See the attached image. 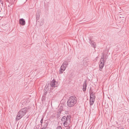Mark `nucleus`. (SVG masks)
Here are the masks:
<instances>
[{"instance_id": "4468645a", "label": "nucleus", "mask_w": 129, "mask_h": 129, "mask_svg": "<svg viewBox=\"0 0 129 129\" xmlns=\"http://www.w3.org/2000/svg\"><path fill=\"white\" fill-rule=\"evenodd\" d=\"M50 84L49 83H48L45 86V91H47L49 89L50 87Z\"/></svg>"}, {"instance_id": "a878e982", "label": "nucleus", "mask_w": 129, "mask_h": 129, "mask_svg": "<svg viewBox=\"0 0 129 129\" xmlns=\"http://www.w3.org/2000/svg\"><path fill=\"white\" fill-rule=\"evenodd\" d=\"M8 28H7V29H6V30L7 29H8Z\"/></svg>"}, {"instance_id": "dca6fc26", "label": "nucleus", "mask_w": 129, "mask_h": 129, "mask_svg": "<svg viewBox=\"0 0 129 129\" xmlns=\"http://www.w3.org/2000/svg\"><path fill=\"white\" fill-rule=\"evenodd\" d=\"M100 63H104V56L103 55H102L101 56V59L100 60Z\"/></svg>"}, {"instance_id": "393cba45", "label": "nucleus", "mask_w": 129, "mask_h": 129, "mask_svg": "<svg viewBox=\"0 0 129 129\" xmlns=\"http://www.w3.org/2000/svg\"><path fill=\"white\" fill-rule=\"evenodd\" d=\"M121 129H124V128H121Z\"/></svg>"}, {"instance_id": "7ed1b4c3", "label": "nucleus", "mask_w": 129, "mask_h": 129, "mask_svg": "<svg viewBox=\"0 0 129 129\" xmlns=\"http://www.w3.org/2000/svg\"><path fill=\"white\" fill-rule=\"evenodd\" d=\"M68 64V62L66 61H64L63 63L60 67L59 74H61L63 73V71L66 70Z\"/></svg>"}, {"instance_id": "6e6552de", "label": "nucleus", "mask_w": 129, "mask_h": 129, "mask_svg": "<svg viewBox=\"0 0 129 129\" xmlns=\"http://www.w3.org/2000/svg\"><path fill=\"white\" fill-rule=\"evenodd\" d=\"M91 88H90L89 90L90 98H92V97H93L94 98H95V93L92 92V91L91 90Z\"/></svg>"}, {"instance_id": "4be33fe9", "label": "nucleus", "mask_w": 129, "mask_h": 129, "mask_svg": "<svg viewBox=\"0 0 129 129\" xmlns=\"http://www.w3.org/2000/svg\"><path fill=\"white\" fill-rule=\"evenodd\" d=\"M47 94V92H46L45 93H44V94Z\"/></svg>"}, {"instance_id": "6ab92c4d", "label": "nucleus", "mask_w": 129, "mask_h": 129, "mask_svg": "<svg viewBox=\"0 0 129 129\" xmlns=\"http://www.w3.org/2000/svg\"><path fill=\"white\" fill-rule=\"evenodd\" d=\"M56 129H62L61 126H58L57 127Z\"/></svg>"}, {"instance_id": "39448f33", "label": "nucleus", "mask_w": 129, "mask_h": 129, "mask_svg": "<svg viewBox=\"0 0 129 129\" xmlns=\"http://www.w3.org/2000/svg\"><path fill=\"white\" fill-rule=\"evenodd\" d=\"M57 82L55 80H52L51 82L50 85L51 87H52L51 88H54L57 87V85L56 84V83H57ZM51 89V88H50ZM53 88H52V89Z\"/></svg>"}, {"instance_id": "f8f14e48", "label": "nucleus", "mask_w": 129, "mask_h": 129, "mask_svg": "<svg viewBox=\"0 0 129 129\" xmlns=\"http://www.w3.org/2000/svg\"><path fill=\"white\" fill-rule=\"evenodd\" d=\"M27 103V101L26 100H24L22 102L21 104L22 105H21V106L22 107L23 106L26 105Z\"/></svg>"}, {"instance_id": "423d86ee", "label": "nucleus", "mask_w": 129, "mask_h": 129, "mask_svg": "<svg viewBox=\"0 0 129 129\" xmlns=\"http://www.w3.org/2000/svg\"><path fill=\"white\" fill-rule=\"evenodd\" d=\"M5 1L9 3V6H12L13 7L14 5V3L15 1V0H5Z\"/></svg>"}, {"instance_id": "2eb2a0df", "label": "nucleus", "mask_w": 129, "mask_h": 129, "mask_svg": "<svg viewBox=\"0 0 129 129\" xmlns=\"http://www.w3.org/2000/svg\"><path fill=\"white\" fill-rule=\"evenodd\" d=\"M104 63H100L99 66L100 70L101 71L102 70L104 66Z\"/></svg>"}, {"instance_id": "f257e3e1", "label": "nucleus", "mask_w": 129, "mask_h": 129, "mask_svg": "<svg viewBox=\"0 0 129 129\" xmlns=\"http://www.w3.org/2000/svg\"><path fill=\"white\" fill-rule=\"evenodd\" d=\"M77 102V98L75 96H72L69 97L67 102V105L70 107H74Z\"/></svg>"}, {"instance_id": "ddd939ff", "label": "nucleus", "mask_w": 129, "mask_h": 129, "mask_svg": "<svg viewBox=\"0 0 129 129\" xmlns=\"http://www.w3.org/2000/svg\"><path fill=\"white\" fill-rule=\"evenodd\" d=\"M48 123H44L43 124V127L41 129H45L48 126Z\"/></svg>"}, {"instance_id": "9d476101", "label": "nucleus", "mask_w": 129, "mask_h": 129, "mask_svg": "<svg viewBox=\"0 0 129 129\" xmlns=\"http://www.w3.org/2000/svg\"><path fill=\"white\" fill-rule=\"evenodd\" d=\"M87 86L86 81H85L83 83V90L84 92L86 90Z\"/></svg>"}, {"instance_id": "20e7f679", "label": "nucleus", "mask_w": 129, "mask_h": 129, "mask_svg": "<svg viewBox=\"0 0 129 129\" xmlns=\"http://www.w3.org/2000/svg\"><path fill=\"white\" fill-rule=\"evenodd\" d=\"M61 121L65 127H67L69 126L70 123V122L67 119L66 116H64L62 118Z\"/></svg>"}, {"instance_id": "0eeeda50", "label": "nucleus", "mask_w": 129, "mask_h": 129, "mask_svg": "<svg viewBox=\"0 0 129 129\" xmlns=\"http://www.w3.org/2000/svg\"><path fill=\"white\" fill-rule=\"evenodd\" d=\"M89 42L91 46L94 48H96V43L94 41L91 40L89 39Z\"/></svg>"}, {"instance_id": "9b49d317", "label": "nucleus", "mask_w": 129, "mask_h": 129, "mask_svg": "<svg viewBox=\"0 0 129 129\" xmlns=\"http://www.w3.org/2000/svg\"><path fill=\"white\" fill-rule=\"evenodd\" d=\"M90 106L92 105L94 102L95 99L93 97L90 98Z\"/></svg>"}, {"instance_id": "a211bd4d", "label": "nucleus", "mask_w": 129, "mask_h": 129, "mask_svg": "<svg viewBox=\"0 0 129 129\" xmlns=\"http://www.w3.org/2000/svg\"><path fill=\"white\" fill-rule=\"evenodd\" d=\"M66 117L67 118V119L70 122V119L71 118V117L70 115H68L67 117Z\"/></svg>"}, {"instance_id": "5701e85b", "label": "nucleus", "mask_w": 129, "mask_h": 129, "mask_svg": "<svg viewBox=\"0 0 129 129\" xmlns=\"http://www.w3.org/2000/svg\"><path fill=\"white\" fill-rule=\"evenodd\" d=\"M1 76V77H3L2 76V75H1V76Z\"/></svg>"}, {"instance_id": "f3484780", "label": "nucleus", "mask_w": 129, "mask_h": 129, "mask_svg": "<svg viewBox=\"0 0 129 129\" xmlns=\"http://www.w3.org/2000/svg\"><path fill=\"white\" fill-rule=\"evenodd\" d=\"M40 14L39 12L37 13L36 14V19L37 20H38L40 16Z\"/></svg>"}, {"instance_id": "aec40b11", "label": "nucleus", "mask_w": 129, "mask_h": 129, "mask_svg": "<svg viewBox=\"0 0 129 129\" xmlns=\"http://www.w3.org/2000/svg\"><path fill=\"white\" fill-rule=\"evenodd\" d=\"M43 118H42L41 119V121L40 122L41 124H42L43 122Z\"/></svg>"}, {"instance_id": "1a4fd4ad", "label": "nucleus", "mask_w": 129, "mask_h": 129, "mask_svg": "<svg viewBox=\"0 0 129 129\" xmlns=\"http://www.w3.org/2000/svg\"><path fill=\"white\" fill-rule=\"evenodd\" d=\"M20 24L22 25H24L25 24V21L23 18H21L19 20Z\"/></svg>"}, {"instance_id": "f03ea898", "label": "nucleus", "mask_w": 129, "mask_h": 129, "mask_svg": "<svg viewBox=\"0 0 129 129\" xmlns=\"http://www.w3.org/2000/svg\"><path fill=\"white\" fill-rule=\"evenodd\" d=\"M28 109L26 107L21 109L17 113L16 118V121L19 120L25 115Z\"/></svg>"}, {"instance_id": "b1692460", "label": "nucleus", "mask_w": 129, "mask_h": 129, "mask_svg": "<svg viewBox=\"0 0 129 129\" xmlns=\"http://www.w3.org/2000/svg\"><path fill=\"white\" fill-rule=\"evenodd\" d=\"M59 112L60 113V111H59Z\"/></svg>"}, {"instance_id": "412c9836", "label": "nucleus", "mask_w": 129, "mask_h": 129, "mask_svg": "<svg viewBox=\"0 0 129 129\" xmlns=\"http://www.w3.org/2000/svg\"><path fill=\"white\" fill-rule=\"evenodd\" d=\"M0 2L3 5V2L1 0H0Z\"/></svg>"}]
</instances>
